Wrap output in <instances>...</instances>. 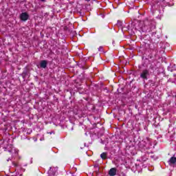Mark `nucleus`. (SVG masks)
Segmentation results:
<instances>
[{
  "label": "nucleus",
  "mask_w": 176,
  "mask_h": 176,
  "mask_svg": "<svg viewBox=\"0 0 176 176\" xmlns=\"http://www.w3.org/2000/svg\"><path fill=\"white\" fill-rule=\"evenodd\" d=\"M149 70L147 69H144L140 73V78L144 80H148V76H149Z\"/></svg>",
  "instance_id": "nucleus-1"
},
{
  "label": "nucleus",
  "mask_w": 176,
  "mask_h": 176,
  "mask_svg": "<svg viewBox=\"0 0 176 176\" xmlns=\"http://www.w3.org/2000/svg\"><path fill=\"white\" fill-rule=\"evenodd\" d=\"M5 152H8L10 156H12V152H13V146L12 144H6V146H3Z\"/></svg>",
  "instance_id": "nucleus-2"
},
{
  "label": "nucleus",
  "mask_w": 176,
  "mask_h": 176,
  "mask_svg": "<svg viewBox=\"0 0 176 176\" xmlns=\"http://www.w3.org/2000/svg\"><path fill=\"white\" fill-rule=\"evenodd\" d=\"M29 17H30V16L28 15V14H27V12H23L20 15V19L23 21H27V20H28Z\"/></svg>",
  "instance_id": "nucleus-3"
},
{
  "label": "nucleus",
  "mask_w": 176,
  "mask_h": 176,
  "mask_svg": "<svg viewBox=\"0 0 176 176\" xmlns=\"http://www.w3.org/2000/svg\"><path fill=\"white\" fill-rule=\"evenodd\" d=\"M117 171H118V170L116 169V168H111L109 170V176H116Z\"/></svg>",
  "instance_id": "nucleus-4"
},
{
  "label": "nucleus",
  "mask_w": 176,
  "mask_h": 176,
  "mask_svg": "<svg viewBox=\"0 0 176 176\" xmlns=\"http://www.w3.org/2000/svg\"><path fill=\"white\" fill-rule=\"evenodd\" d=\"M142 31L143 32H148H148H151V31H152V30L149 29V26L144 25V26L142 27Z\"/></svg>",
  "instance_id": "nucleus-5"
},
{
  "label": "nucleus",
  "mask_w": 176,
  "mask_h": 176,
  "mask_svg": "<svg viewBox=\"0 0 176 176\" xmlns=\"http://www.w3.org/2000/svg\"><path fill=\"white\" fill-rule=\"evenodd\" d=\"M41 68H46L47 67V60H41L40 63Z\"/></svg>",
  "instance_id": "nucleus-6"
},
{
  "label": "nucleus",
  "mask_w": 176,
  "mask_h": 176,
  "mask_svg": "<svg viewBox=\"0 0 176 176\" xmlns=\"http://www.w3.org/2000/svg\"><path fill=\"white\" fill-rule=\"evenodd\" d=\"M168 163H169L170 166H171V164H175V163H176V157H172L169 160Z\"/></svg>",
  "instance_id": "nucleus-7"
},
{
  "label": "nucleus",
  "mask_w": 176,
  "mask_h": 176,
  "mask_svg": "<svg viewBox=\"0 0 176 176\" xmlns=\"http://www.w3.org/2000/svg\"><path fill=\"white\" fill-rule=\"evenodd\" d=\"M107 156H108V153H102L100 155V157L102 159V160H105V159H107Z\"/></svg>",
  "instance_id": "nucleus-8"
},
{
  "label": "nucleus",
  "mask_w": 176,
  "mask_h": 176,
  "mask_svg": "<svg viewBox=\"0 0 176 176\" xmlns=\"http://www.w3.org/2000/svg\"><path fill=\"white\" fill-rule=\"evenodd\" d=\"M157 68V66L155 65V63H152L150 66V69H152L153 71H155Z\"/></svg>",
  "instance_id": "nucleus-9"
},
{
  "label": "nucleus",
  "mask_w": 176,
  "mask_h": 176,
  "mask_svg": "<svg viewBox=\"0 0 176 176\" xmlns=\"http://www.w3.org/2000/svg\"><path fill=\"white\" fill-rule=\"evenodd\" d=\"M98 51L101 52H104V48L102 47V46L99 47Z\"/></svg>",
  "instance_id": "nucleus-10"
},
{
  "label": "nucleus",
  "mask_w": 176,
  "mask_h": 176,
  "mask_svg": "<svg viewBox=\"0 0 176 176\" xmlns=\"http://www.w3.org/2000/svg\"><path fill=\"white\" fill-rule=\"evenodd\" d=\"M168 71H169L170 72H173L175 70L173 67H168Z\"/></svg>",
  "instance_id": "nucleus-11"
},
{
  "label": "nucleus",
  "mask_w": 176,
  "mask_h": 176,
  "mask_svg": "<svg viewBox=\"0 0 176 176\" xmlns=\"http://www.w3.org/2000/svg\"><path fill=\"white\" fill-rule=\"evenodd\" d=\"M13 166H14V167H17L19 165L17 164H16V162H12Z\"/></svg>",
  "instance_id": "nucleus-12"
},
{
  "label": "nucleus",
  "mask_w": 176,
  "mask_h": 176,
  "mask_svg": "<svg viewBox=\"0 0 176 176\" xmlns=\"http://www.w3.org/2000/svg\"><path fill=\"white\" fill-rule=\"evenodd\" d=\"M41 2H46V0H40Z\"/></svg>",
  "instance_id": "nucleus-13"
},
{
  "label": "nucleus",
  "mask_w": 176,
  "mask_h": 176,
  "mask_svg": "<svg viewBox=\"0 0 176 176\" xmlns=\"http://www.w3.org/2000/svg\"><path fill=\"white\" fill-rule=\"evenodd\" d=\"M86 2H90V0H85Z\"/></svg>",
  "instance_id": "nucleus-14"
},
{
  "label": "nucleus",
  "mask_w": 176,
  "mask_h": 176,
  "mask_svg": "<svg viewBox=\"0 0 176 176\" xmlns=\"http://www.w3.org/2000/svg\"><path fill=\"white\" fill-rule=\"evenodd\" d=\"M10 160V157H8V159L7 160V162H9Z\"/></svg>",
  "instance_id": "nucleus-15"
},
{
  "label": "nucleus",
  "mask_w": 176,
  "mask_h": 176,
  "mask_svg": "<svg viewBox=\"0 0 176 176\" xmlns=\"http://www.w3.org/2000/svg\"><path fill=\"white\" fill-rule=\"evenodd\" d=\"M173 76H176V74H173Z\"/></svg>",
  "instance_id": "nucleus-16"
},
{
  "label": "nucleus",
  "mask_w": 176,
  "mask_h": 176,
  "mask_svg": "<svg viewBox=\"0 0 176 176\" xmlns=\"http://www.w3.org/2000/svg\"><path fill=\"white\" fill-rule=\"evenodd\" d=\"M146 23H148V21H146V22H145V24H146Z\"/></svg>",
  "instance_id": "nucleus-17"
},
{
  "label": "nucleus",
  "mask_w": 176,
  "mask_h": 176,
  "mask_svg": "<svg viewBox=\"0 0 176 176\" xmlns=\"http://www.w3.org/2000/svg\"><path fill=\"white\" fill-rule=\"evenodd\" d=\"M53 176H56V175H54Z\"/></svg>",
  "instance_id": "nucleus-18"
},
{
  "label": "nucleus",
  "mask_w": 176,
  "mask_h": 176,
  "mask_svg": "<svg viewBox=\"0 0 176 176\" xmlns=\"http://www.w3.org/2000/svg\"><path fill=\"white\" fill-rule=\"evenodd\" d=\"M50 176H52V175H50Z\"/></svg>",
  "instance_id": "nucleus-19"
}]
</instances>
